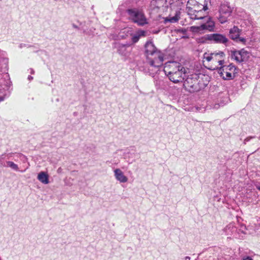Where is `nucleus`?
Masks as SVG:
<instances>
[{
  "label": "nucleus",
  "mask_w": 260,
  "mask_h": 260,
  "mask_svg": "<svg viewBox=\"0 0 260 260\" xmlns=\"http://www.w3.org/2000/svg\"><path fill=\"white\" fill-rule=\"evenodd\" d=\"M126 12L129 19L134 22L138 23L139 25H143L147 23L144 14L141 11L134 8L128 9Z\"/></svg>",
  "instance_id": "obj_6"
},
{
  "label": "nucleus",
  "mask_w": 260,
  "mask_h": 260,
  "mask_svg": "<svg viewBox=\"0 0 260 260\" xmlns=\"http://www.w3.org/2000/svg\"><path fill=\"white\" fill-rule=\"evenodd\" d=\"M5 158V155L4 154H3L1 156H0V164L1 165H3L2 164V160L4 159Z\"/></svg>",
  "instance_id": "obj_27"
},
{
  "label": "nucleus",
  "mask_w": 260,
  "mask_h": 260,
  "mask_svg": "<svg viewBox=\"0 0 260 260\" xmlns=\"http://www.w3.org/2000/svg\"><path fill=\"white\" fill-rule=\"evenodd\" d=\"M235 41L237 42H241L244 45H245L246 42V40L245 38H242V37H240V36L239 37V38H238V39L236 40Z\"/></svg>",
  "instance_id": "obj_24"
},
{
  "label": "nucleus",
  "mask_w": 260,
  "mask_h": 260,
  "mask_svg": "<svg viewBox=\"0 0 260 260\" xmlns=\"http://www.w3.org/2000/svg\"><path fill=\"white\" fill-rule=\"evenodd\" d=\"M206 39L215 43L225 44L229 39L224 35L220 34H212L206 36Z\"/></svg>",
  "instance_id": "obj_9"
},
{
  "label": "nucleus",
  "mask_w": 260,
  "mask_h": 260,
  "mask_svg": "<svg viewBox=\"0 0 260 260\" xmlns=\"http://www.w3.org/2000/svg\"><path fill=\"white\" fill-rule=\"evenodd\" d=\"M241 32V30L239 29L238 26H234L229 30V35L230 38L234 41L237 40L240 35Z\"/></svg>",
  "instance_id": "obj_15"
},
{
  "label": "nucleus",
  "mask_w": 260,
  "mask_h": 260,
  "mask_svg": "<svg viewBox=\"0 0 260 260\" xmlns=\"http://www.w3.org/2000/svg\"><path fill=\"white\" fill-rule=\"evenodd\" d=\"M164 71L169 79L175 83L182 82L185 76V69L179 62L176 61L167 62Z\"/></svg>",
  "instance_id": "obj_1"
},
{
  "label": "nucleus",
  "mask_w": 260,
  "mask_h": 260,
  "mask_svg": "<svg viewBox=\"0 0 260 260\" xmlns=\"http://www.w3.org/2000/svg\"><path fill=\"white\" fill-rule=\"evenodd\" d=\"M231 227H233V225L232 224H230L228 226L227 228H228L229 229L231 228Z\"/></svg>",
  "instance_id": "obj_30"
},
{
  "label": "nucleus",
  "mask_w": 260,
  "mask_h": 260,
  "mask_svg": "<svg viewBox=\"0 0 260 260\" xmlns=\"http://www.w3.org/2000/svg\"><path fill=\"white\" fill-rule=\"evenodd\" d=\"M208 9L207 2L206 0H188L187 2L186 9L188 15L196 13L200 10L206 11Z\"/></svg>",
  "instance_id": "obj_4"
},
{
  "label": "nucleus",
  "mask_w": 260,
  "mask_h": 260,
  "mask_svg": "<svg viewBox=\"0 0 260 260\" xmlns=\"http://www.w3.org/2000/svg\"><path fill=\"white\" fill-rule=\"evenodd\" d=\"M7 96V95L6 94H5L3 96H0V102L4 101Z\"/></svg>",
  "instance_id": "obj_26"
},
{
  "label": "nucleus",
  "mask_w": 260,
  "mask_h": 260,
  "mask_svg": "<svg viewBox=\"0 0 260 260\" xmlns=\"http://www.w3.org/2000/svg\"><path fill=\"white\" fill-rule=\"evenodd\" d=\"M256 188H257V189L258 190H259L260 191V186H257V187H256Z\"/></svg>",
  "instance_id": "obj_32"
},
{
  "label": "nucleus",
  "mask_w": 260,
  "mask_h": 260,
  "mask_svg": "<svg viewBox=\"0 0 260 260\" xmlns=\"http://www.w3.org/2000/svg\"><path fill=\"white\" fill-rule=\"evenodd\" d=\"M114 177L117 181L120 183H125L128 181V178L124 174V173L120 169H116L114 170Z\"/></svg>",
  "instance_id": "obj_12"
},
{
  "label": "nucleus",
  "mask_w": 260,
  "mask_h": 260,
  "mask_svg": "<svg viewBox=\"0 0 260 260\" xmlns=\"http://www.w3.org/2000/svg\"><path fill=\"white\" fill-rule=\"evenodd\" d=\"M130 34L128 32V31L127 30H123L122 31H120L118 36H117V39L118 40H123L126 39L128 36V35Z\"/></svg>",
  "instance_id": "obj_21"
},
{
  "label": "nucleus",
  "mask_w": 260,
  "mask_h": 260,
  "mask_svg": "<svg viewBox=\"0 0 260 260\" xmlns=\"http://www.w3.org/2000/svg\"><path fill=\"white\" fill-rule=\"evenodd\" d=\"M32 78H33V77H32V76H29L28 77V79L29 80H32Z\"/></svg>",
  "instance_id": "obj_29"
},
{
  "label": "nucleus",
  "mask_w": 260,
  "mask_h": 260,
  "mask_svg": "<svg viewBox=\"0 0 260 260\" xmlns=\"http://www.w3.org/2000/svg\"><path fill=\"white\" fill-rule=\"evenodd\" d=\"M7 166L10 167L13 170L18 171H19V168L17 164L11 161H7Z\"/></svg>",
  "instance_id": "obj_23"
},
{
  "label": "nucleus",
  "mask_w": 260,
  "mask_h": 260,
  "mask_svg": "<svg viewBox=\"0 0 260 260\" xmlns=\"http://www.w3.org/2000/svg\"><path fill=\"white\" fill-rule=\"evenodd\" d=\"M204 10H200L198 12H196V13H190V15H188L190 16V18L192 19L196 20V19H206L207 18L206 17V13Z\"/></svg>",
  "instance_id": "obj_17"
},
{
  "label": "nucleus",
  "mask_w": 260,
  "mask_h": 260,
  "mask_svg": "<svg viewBox=\"0 0 260 260\" xmlns=\"http://www.w3.org/2000/svg\"><path fill=\"white\" fill-rule=\"evenodd\" d=\"M37 179L42 183L47 184L49 183V175L47 172H41L37 176Z\"/></svg>",
  "instance_id": "obj_18"
},
{
  "label": "nucleus",
  "mask_w": 260,
  "mask_h": 260,
  "mask_svg": "<svg viewBox=\"0 0 260 260\" xmlns=\"http://www.w3.org/2000/svg\"><path fill=\"white\" fill-rule=\"evenodd\" d=\"M31 74H34V70H32V69L31 70Z\"/></svg>",
  "instance_id": "obj_33"
},
{
  "label": "nucleus",
  "mask_w": 260,
  "mask_h": 260,
  "mask_svg": "<svg viewBox=\"0 0 260 260\" xmlns=\"http://www.w3.org/2000/svg\"><path fill=\"white\" fill-rule=\"evenodd\" d=\"M155 54L157 55L153 54L151 56V57L148 56L146 59L150 67L154 68L155 69L154 72H157L159 67L163 64L164 54L160 51L156 52Z\"/></svg>",
  "instance_id": "obj_7"
},
{
  "label": "nucleus",
  "mask_w": 260,
  "mask_h": 260,
  "mask_svg": "<svg viewBox=\"0 0 260 260\" xmlns=\"http://www.w3.org/2000/svg\"><path fill=\"white\" fill-rule=\"evenodd\" d=\"M225 54L223 51L218 52L207 53L203 55V62L208 66L210 70L219 69L224 62Z\"/></svg>",
  "instance_id": "obj_3"
},
{
  "label": "nucleus",
  "mask_w": 260,
  "mask_h": 260,
  "mask_svg": "<svg viewBox=\"0 0 260 260\" xmlns=\"http://www.w3.org/2000/svg\"><path fill=\"white\" fill-rule=\"evenodd\" d=\"M206 22L202 24L199 26L192 27L195 28L197 31L200 32L201 30H207L210 31H212L214 30L215 27L214 22L211 20L210 18H207L206 19Z\"/></svg>",
  "instance_id": "obj_10"
},
{
  "label": "nucleus",
  "mask_w": 260,
  "mask_h": 260,
  "mask_svg": "<svg viewBox=\"0 0 260 260\" xmlns=\"http://www.w3.org/2000/svg\"><path fill=\"white\" fill-rule=\"evenodd\" d=\"M185 258H186V259H190V257H188V256H186V257H185Z\"/></svg>",
  "instance_id": "obj_35"
},
{
  "label": "nucleus",
  "mask_w": 260,
  "mask_h": 260,
  "mask_svg": "<svg viewBox=\"0 0 260 260\" xmlns=\"http://www.w3.org/2000/svg\"><path fill=\"white\" fill-rule=\"evenodd\" d=\"M165 4V0H153L151 2V9L154 12H158V10L163 7Z\"/></svg>",
  "instance_id": "obj_13"
},
{
  "label": "nucleus",
  "mask_w": 260,
  "mask_h": 260,
  "mask_svg": "<svg viewBox=\"0 0 260 260\" xmlns=\"http://www.w3.org/2000/svg\"><path fill=\"white\" fill-rule=\"evenodd\" d=\"M229 17L230 16L226 15H224L223 14L219 13L218 19L221 23H224L228 21V19Z\"/></svg>",
  "instance_id": "obj_22"
},
{
  "label": "nucleus",
  "mask_w": 260,
  "mask_h": 260,
  "mask_svg": "<svg viewBox=\"0 0 260 260\" xmlns=\"http://www.w3.org/2000/svg\"><path fill=\"white\" fill-rule=\"evenodd\" d=\"M145 48L146 58L148 56L151 57L153 54L156 55L155 53L159 51L151 42H147L145 45Z\"/></svg>",
  "instance_id": "obj_11"
},
{
  "label": "nucleus",
  "mask_w": 260,
  "mask_h": 260,
  "mask_svg": "<svg viewBox=\"0 0 260 260\" xmlns=\"http://www.w3.org/2000/svg\"><path fill=\"white\" fill-rule=\"evenodd\" d=\"M11 81H10L9 80H8L6 82V86L7 87H8V88H9L11 86Z\"/></svg>",
  "instance_id": "obj_25"
},
{
  "label": "nucleus",
  "mask_w": 260,
  "mask_h": 260,
  "mask_svg": "<svg viewBox=\"0 0 260 260\" xmlns=\"http://www.w3.org/2000/svg\"><path fill=\"white\" fill-rule=\"evenodd\" d=\"M150 75H152V76H153V75H154V73L150 72Z\"/></svg>",
  "instance_id": "obj_34"
},
{
  "label": "nucleus",
  "mask_w": 260,
  "mask_h": 260,
  "mask_svg": "<svg viewBox=\"0 0 260 260\" xmlns=\"http://www.w3.org/2000/svg\"><path fill=\"white\" fill-rule=\"evenodd\" d=\"M220 77L224 80H230L234 79L237 73V69L233 64L220 67L218 71Z\"/></svg>",
  "instance_id": "obj_5"
},
{
  "label": "nucleus",
  "mask_w": 260,
  "mask_h": 260,
  "mask_svg": "<svg viewBox=\"0 0 260 260\" xmlns=\"http://www.w3.org/2000/svg\"><path fill=\"white\" fill-rule=\"evenodd\" d=\"M73 27L75 28H78V27L75 24H73Z\"/></svg>",
  "instance_id": "obj_31"
},
{
  "label": "nucleus",
  "mask_w": 260,
  "mask_h": 260,
  "mask_svg": "<svg viewBox=\"0 0 260 260\" xmlns=\"http://www.w3.org/2000/svg\"><path fill=\"white\" fill-rule=\"evenodd\" d=\"M130 46V44H119L117 46V52L118 53L122 56H127L130 54V51H128L127 49V47H129Z\"/></svg>",
  "instance_id": "obj_14"
},
{
  "label": "nucleus",
  "mask_w": 260,
  "mask_h": 260,
  "mask_svg": "<svg viewBox=\"0 0 260 260\" xmlns=\"http://www.w3.org/2000/svg\"><path fill=\"white\" fill-rule=\"evenodd\" d=\"M146 31L143 30H139L136 34L132 36V40L134 43H137L141 37L145 36Z\"/></svg>",
  "instance_id": "obj_20"
},
{
  "label": "nucleus",
  "mask_w": 260,
  "mask_h": 260,
  "mask_svg": "<svg viewBox=\"0 0 260 260\" xmlns=\"http://www.w3.org/2000/svg\"><path fill=\"white\" fill-rule=\"evenodd\" d=\"M243 260H253V259L249 256H247L246 257L243 258Z\"/></svg>",
  "instance_id": "obj_28"
},
{
  "label": "nucleus",
  "mask_w": 260,
  "mask_h": 260,
  "mask_svg": "<svg viewBox=\"0 0 260 260\" xmlns=\"http://www.w3.org/2000/svg\"><path fill=\"white\" fill-rule=\"evenodd\" d=\"M232 11V9L230 7L228 3L222 4L221 5L219 10V13H221L230 16Z\"/></svg>",
  "instance_id": "obj_16"
},
{
  "label": "nucleus",
  "mask_w": 260,
  "mask_h": 260,
  "mask_svg": "<svg viewBox=\"0 0 260 260\" xmlns=\"http://www.w3.org/2000/svg\"><path fill=\"white\" fill-rule=\"evenodd\" d=\"M231 58L237 62H242L247 60L249 57V53L244 49L240 50L231 51Z\"/></svg>",
  "instance_id": "obj_8"
},
{
  "label": "nucleus",
  "mask_w": 260,
  "mask_h": 260,
  "mask_svg": "<svg viewBox=\"0 0 260 260\" xmlns=\"http://www.w3.org/2000/svg\"><path fill=\"white\" fill-rule=\"evenodd\" d=\"M180 12L177 11L176 12L175 16H169L165 18V22H170V23H175L177 22L180 19Z\"/></svg>",
  "instance_id": "obj_19"
},
{
  "label": "nucleus",
  "mask_w": 260,
  "mask_h": 260,
  "mask_svg": "<svg viewBox=\"0 0 260 260\" xmlns=\"http://www.w3.org/2000/svg\"><path fill=\"white\" fill-rule=\"evenodd\" d=\"M207 76L204 75L201 76L197 74H192L188 76L184 80L183 86L186 90L190 92L198 91L204 88L208 84Z\"/></svg>",
  "instance_id": "obj_2"
}]
</instances>
